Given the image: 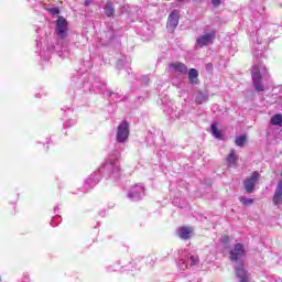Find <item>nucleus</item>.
I'll use <instances>...</instances> for the list:
<instances>
[{"label": "nucleus", "instance_id": "14", "mask_svg": "<svg viewBox=\"0 0 282 282\" xmlns=\"http://www.w3.org/2000/svg\"><path fill=\"white\" fill-rule=\"evenodd\" d=\"M193 236V228L192 227H181L178 229V237L180 239H191V237Z\"/></svg>", "mask_w": 282, "mask_h": 282}, {"label": "nucleus", "instance_id": "1", "mask_svg": "<svg viewBox=\"0 0 282 282\" xmlns=\"http://www.w3.org/2000/svg\"><path fill=\"white\" fill-rule=\"evenodd\" d=\"M231 261H236L235 272L238 282H250V273L246 269V264L241 259L246 257V248L242 243H237L229 252Z\"/></svg>", "mask_w": 282, "mask_h": 282}, {"label": "nucleus", "instance_id": "9", "mask_svg": "<svg viewBox=\"0 0 282 282\" xmlns=\"http://www.w3.org/2000/svg\"><path fill=\"white\" fill-rule=\"evenodd\" d=\"M215 41V31L200 35L196 40V47H204L210 45Z\"/></svg>", "mask_w": 282, "mask_h": 282}, {"label": "nucleus", "instance_id": "24", "mask_svg": "<svg viewBox=\"0 0 282 282\" xmlns=\"http://www.w3.org/2000/svg\"><path fill=\"white\" fill-rule=\"evenodd\" d=\"M111 270H112V272H119V271H121V270H130V268H128L127 265H124V262H122L121 268H120V267H115V268H112Z\"/></svg>", "mask_w": 282, "mask_h": 282}, {"label": "nucleus", "instance_id": "2", "mask_svg": "<svg viewBox=\"0 0 282 282\" xmlns=\"http://www.w3.org/2000/svg\"><path fill=\"white\" fill-rule=\"evenodd\" d=\"M268 76V68L265 65H254L251 69V78L253 83L254 90L260 94V91H265V86H263V78Z\"/></svg>", "mask_w": 282, "mask_h": 282}, {"label": "nucleus", "instance_id": "15", "mask_svg": "<svg viewBox=\"0 0 282 282\" xmlns=\"http://www.w3.org/2000/svg\"><path fill=\"white\" fill-rule=\"evenodd\" d=\"M237 160H239V155L235 150H231L229 155L227 156L228 166H237Z\"/></svg>", "mask_w": 282, "mask_h": 282}, {"label": "nucleus", "instance_id": "7", "mask_svg": "<svg viewBox=\"0 0 282 282\" xmlns=\"http://www.w3.org/2000/svg\"><path fill=\"white\" fill-rule=\"evenodd\" d=\"M129 199L132 202H139V199L144 197V185L137 184L131 187L130 192L128 193Z\"/></svg>", "mask_w": 282, "mask_h": 282}, {"label": "nucleus", "instance_id": "29", "mask_svg": "<svg viewBox=\"0 0 282 282\" xmlns=\"http://www.w3.org/2000/svg\"><path fill=\"white\" fill-rule=\"evenodd\" d=\"M206 69H213V64H207Z\"/></svg>", "mask_w": 282, "mask_h": 282}, {"label": "nucleus", "instance_id": "27", "mask_svg": "<svg viewBox=\"0 0 282 282\" xmlns=\"http://www.w3.org/2000/svg\"><path fill=\"white\" fill-rule=\"evenodd\" d=\"M223 241H225V243H226L227 241H230V237H228V236L223 237Z\"/></svg>", "mask_w": 282, "mask_h": 282}, {"label": "nucleus", "instance_id": "6", "mask_svg": "<svg viewBox=\"0 0 282 282\" xmlns=\"http://www.w3.org/2000/svg\"><path fill=\"white\" fill-rule=\"evenodd\" d=\"M116 140L119 144H124V142L129 140V123L127 121H123L118 126Z\"/></svg>", "mask_w": 282, "mask_h": 282}, {"label": "nucleus", "instance_id": "22", "mask_svg": "<svg viewBox=\"0 0 282 282\" xmlns=\"http://www.w3.org/2000/svg\"><path fill=\"white\" fill-rule=\"evenodd\" d=\"M208 100V97H206V95L204 94H199L197 97H196V102L197 105H202L204 101Z\"/></svg>", "mask_w": 282, "mask_h": 282}, {"label": "nucleus", "instance_id": "17", "mask_svg": "<svg viewBox=\"0 0 282 282\" xmlns=\"http://www.w3.org/2000/svg\"><path fill=\"white\" fill-rule=\"evenodd\" d=\"M106 17H113L116 9H113V3L108 1L104 8Z\"/></svg>", "mask_w": 282, "mask_h": 282}, {"label": "nucleus", "instance_id": "11", "mask_svg": "<svg viewBox=\"0 0 282 282\" xmlns=\"http://www.w3.org/2000/svg\"><path fill=\"white\" fill-rule=\"evenodd\" d=\"M170 72L172 74H176L177 76H182V74H188V67H186L183 63L176 62L170 64Z\"/></svg>", "mask_w": 282, "mask_h": 282}, {"label": "nucleus", "instance_id": "21", "mask_svg": "<svg viewBox=\"0 0 282 282\" xmlns=\"http://www.w3.org/2000/svg\"><path fill=\"white\" fill-rule=\"evenodd\" d=\"M239 199L243 204V206H251V204L254 203V199L247 198L246 196H241Z\"/></svg>", "mask_w": 282, "mask_h": 282}, {"label": "nucleus", "instance_id": "5", "mask_svg": "<svg viewBox=\"0 0 282 282\" xmlns=\"http://www.w3.org/2000/svg\"><path fill=\"white\" fill-rule=\"evenodd\" d=\"M193 265H199V257L193 253L187 254L178 261V268L183 271L188 270V267L193 268Z\"/></svg>", "mask_w": 282, "mask_h": 282}, {"label": "nucleus", "instance_id": "26", "mask_svg": "<svg viewBox=\"0 0 282 282\" xmlns=\"http://www.w3.org/2000/svg\"><path fill=\"white\" fill-rule=\"evenodd\" d=\"M212 3L215 8L221 6V0H212Z\"/></svg>", "mask_w": 282, "mask_h": 282}, {"label": "nucleus", "instance_id": "4", "mask_svg": "<svg viewBox=\"0 0 282 282\" xmlns=\"http://www.w3.org/2000/svg\"><path fill=\"white\" fill-rule=\"evenodd\" d=\"M55 34L59 41H65L69 34V24L63 17H58L55 24Z\"/></svg>", "mask_w": 282, "mask_h": 282}, {"label": "nucleus", "instance_id": "16", "mask_svg": "<svg viewBox=\"0 0 282 282\" xmlns=\"http://www.w3.org/2000/svg\"><path fill=\"white\" fill-rule=\"evenodd\" d=\"M199 76V72H197V69L195 68H191L188 70V79L193 85H197V78Z\"/></svg>", "mask_w": 282, "mask_h": 282}, {"label": "nucleus", "instance_id": "30", "mask_svg": "<svg viewBox=\"0 0 282 282\" xmlns=\"http://www.w3.org/2000/svg\"><path fill=\"white\" fill-rule=\"evenodd\" d=\"M145 80V85H149V77H143Z\"/></svg>", "mask_w": 282, "mask_h": 282}, {"label": "nucleus", "instance_id": "8", "mask_svg": "<svg viewBox=\"0 0 282 282\" xmlns=\"http://www.w3.org/2000/svg\"><path fill=\"white\" fill-rule=\"evenodd\" d=\"M177 25H180V11L174 10L169 15L166 28L170 32H175Z\"/></svg>", "mask_w": 282, "mask_h": 282}, {"label": "nucleus", "instance_id": "19", "mask_svg": "<svg viewBox=\"0 0 282 282\" xmlns=\"http://www.w3.org/2000/svg\"><path fill=\"white\" fill-rule=\"evenodd\" d=\"M107 95L109 96V98H111V100H113V102L120 101V95L118 93L107 90Z\"/></svg>", "mask_w": 282, "mask_h": 282}, {"label": "nucleus", "instance_id": "28", "mask_svg": "<svg viewBox=\"0 0 282 282\" xmlns=\"http://www.w3.org/2000/svg\"><path fill=\"white\" fill-rule=\"evenodd\" d=\"M85 6H91V0H85Z\"/></svg>", "mask_w": 282, "mask_h": 282}, {"label": "nucleus", "instance_id": "13", "mask_svg": "<svg viewBox=\"0 0 282 282\" xmlns=\"http://www.w3.org/2000/svg\"><path fill=\"white\" fill-rule=\"evenodd\" d=\"M98 182H100V175L98 173H94L91 174L85 183V188H87V191L94 188V186H96V184H98Z\"/></svg>", "mask_w": 282, "mask_h": 282}, {"label": "nucleus", "instance_id": "25", "mask_svg": "<svg viewBox=\"0 0 282 282\" xmlns=\"http://www.w3.org/2000/svg\"><path fill=\"white\" fill-rule=\"evenodd\" d=\"M51 14H61V10L58 8H52L50 9Z\"/></svg>", "mask_w": 282, "mask_h": 282}, {"label": "nucleus", "instance_id": "3", "mask_svg": "<svg viewBox=\"0 0 282 282\" xmlns=\"http://www.w3.org/2000/svg\"><path fill=\"white\" fill-rule=\"evenodd\" d=\"M118 158H120V153L118 151H115L109 154L107 159V169L108 171H111V180H120V161L118 160Z\"/></svg>", "mask_w": 282, "mask_h": 282}, {"label": "nucleus", "instance_id": "23", "mask_svg": "<svg viewBox=\"0 0 282 282\" xmlns=\"http://www.w3.org/2000/svg\"><path fill=\"white\" fill-rule=\"evenodd\" d=\"M212 133L217 139L221 138V132H219V129H217V126H215V124H212Z\"/></svg>", "mask_w": 282, "mask_h": 282}, {"label": "nucleus", "instance_id": "10", "mask_svg": "<svg viewBox=\"0 0 282 282\" xmlns=\"http://www.w3.org/2000/svg\"><path fill=\"white\" fill-rule=\"evenodd\" d=\"M259 180V172H253L249 178L245 181V188L247 193H252Z\"/></svg>", "mask_w": 282, "mask_h": 282}, {"label": "nucleus", "instance_id": "20", "mask_svg": "<svg viewBox=\"0 0 282 282\" xmlns=\"http://www.w3.org/2000/svg\"><path fill=\"white\" fill-rule=\"evenodd\" d=\"M246 140H248V137L246 135H240L236 138V145L237 147H243L246 144Z\"/></svg>", "mask_w": 282, "mask_h": 282}, {"label": "nucleus", "instance_id": "12", "mask_svg": "<svg viewBox=\"0 0 282 282\" xmlns=\"http://www.w3.org/2000/svg\"><path fill=\"white\" fill-rule=\"evenodd\" d=\"M273 204L274 206H282V181H280L276 185V188L273 195Z\"/></svg>", "mask_w": 282, "mask_h": 282}, {"label": "nucleus", "instance_id": "18", "mask_svg": "<svg viewBox=\"0 0 282 282\" xmlns=\"http://www.w3.org/2000/svg\"><path fill=\"white\" fill-rule=\"evenodd\" d=\"M271 124L274 127H282V115H275L271 118Z\"/></svg>", "mask_w": 282, "mask_h": 282}, {"label": "nucleus", "instance_id": "31", "mask_svg": "<svg viewBox=\"0 0 282 282\" xmlns=\"http://www.w3.org/2000/svg\"><path fill=\"white\" fill-rule=\"evenodd\" d=\"M51 225L54 226V219L52 220Z\"/></svg>", "mask_w": 282, "mask_h": 282}]
</instances>
